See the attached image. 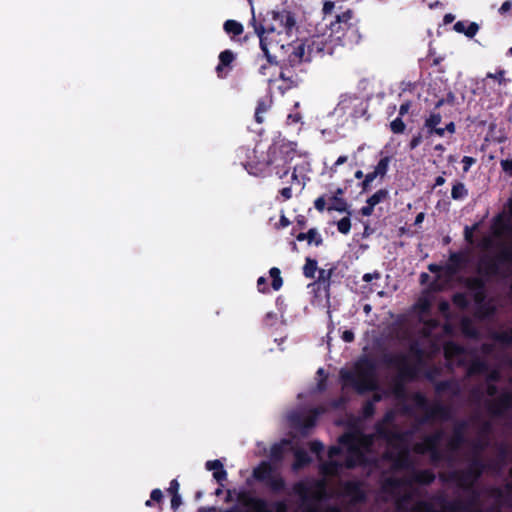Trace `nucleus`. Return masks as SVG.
Returning <instances> with one entry per match:
<instances>
[{"label": "nucleus", "instance_id": "obj_5", "mask_svg": "<svg viewBox=\"0 0 512 512\" xmlns=\"http://www.w3.org/2000/svg\"><path fill=\"white\" fill-rule=\"evenodd\" d=\"M354 368V371L345 369L340 371V378L344 386L353 387L359 394L375 391L379 388L377 365L373 359L363 357L355 363Z\"/></svg>", "mask_w": 512, "mask_h": 512}, {"label": "nucleus", "instance_id": "obj_38", "mask_svg": "<svg viewBox=\"0 0 512 512\" xmlns=\"http://www.w3.org/2000/svg\"><path fill=\"white\" fill-rule=\"evenodd\" d=\"M389 198V191L385 188L377 190L374 194H372L366 201L367 204H372L374 207L387 200Z\"/></svg>", "mask_w": 512, "mask_h": 512}, {"label": "nucleus", "instance_id": "obj_56", "mask_svg": "<svg viewBox=\"0 0 512 512\" xmlns=\"http://www.w3.org/2000/svg\"><path fill=\"white\" fill-rule=\"evenodd\" d=\"M309 448L312 453L320 454L324 450V445L319 440H313L309 443Z\"/></svg>", "mask_w": 512, "mask_h": 512}, {"label": "nucleus", "instance_id": "obj_34", "mask_svg": "<svg viewBox=\"0 0 512 512\" xmlns=\"http://www.w3.org/2000/svg\"><path fill=\"white\" fill-rule=\"evenodd\" d=\"M317 270H318L317 261L315 259L307 257L305 259V264L303 266V275L307 279H314Z\"/></svg>", "mask_w": 512, "mask_h": 512}, {"label": "nucleus", "instance_id": "obj_8", "mask_svg": "<svg viewBox=\"0 0 512 512\" xmlns=\"http://www.w3.org/2000/svg\"><path fill=\"white\" fill-rule=\"evenodd\" d=\"M276 148L270 147L267 156L262 160L257 159V149H249L247 147H240L237 151V156L240 164L246 171L254 176H266L269 167L273 164L272 155L275 154Z\"/></svg>", "mask_w": 512, "mask_h": 512}, {"label": "nucleus", "instance_id": "obj_47", "mask_svg": "<svg viewBox=\"0 0 512 512\" xmlns=\"http://www.w3.org/2000/svg\"><path fill=\"white\" fill-rule=\"evenodd\" d=\"M495 225L499 227L500 233L505 232L512 234V224L509 221L503 220L501 216L495 219Z\"/></svg>", "mask_w": 512, "mask_h": 512}, {"label": "nucleus", "instance_id": "obj_46", "mask_svg": "<svg viewBox=\"0 0 512 512\" xmlns=\"http://www.w3.org/2000/svg\"><path fill=\"white\" fill-rule=\"evenodd\" d=\"M284 455V448L282 444H274L270 449V456L273 460L280 461Z\"/></svg>", "mask_w": 512, "mask_h": 512}, {"label": "nucleus", "instance_id": "obj_25", "mask_svg": "<svg viewBox=\"0 0 512 512\" xmlns=\"http://www.w3.org/2000/svg\"><path fill=\"white\" fill-rule=\"evenodd\" d=\"M454 30L463 33L468 38H473L479 30V25L476 22H470L467 25L464 21H458L454 25Z\"/></svg>", "mask_w": 512, "mask_h": 512}, {"label": "nucleus", "instance_id": "obj_61", "mask_svg": "<svg viewBox=\"0 0 512 512\" xmlns=\"http://www.w3.org/2000/svg\"><path fill=\"white\" fill-rule=\"evenodd\" d=\"M347 160H348V157L346 155L339 156L338 159L336 160V162L330 167L331 175L335 174L337 172L338 166L343 165L344 163L347 162Z\"/></svg>", "mask_w": 512, "mask_h": 512}, {"label": "nucleus", "instance_id": "obj_48", "mask_svg": "<svg viewBox=\"0 0 512 512\" xmlns=\"http://www.w3.org/2000/svg\"><path fill=\"white\" fill-rule=\"evenodd\" d=\"M441 121H442V116L440 113H431L425 119L424 126L438 127V125L441 123Z\"/></svg>", "mask_w": 512, "mask_h": 512}, {"label": "nucleus", "instance_id": "obj_33", "mask_svg": "<svg viewBox=\"0 0 512 512\" xmlns=\"http://www.w3.org/2000/svg\"><path fill=\"white\" fill-rule=\"evenodd\" d=\"M435 390L437 393L451 391L453 394L456 395L459 392V387L452 380H442L436 383Z\"/></svg>", "mask_w": 512, "mask_h": 512}, {"label": "nucleus", "instance_id": "obj_17", "mask_svg": "<svg viewBox=\"0 0 512 512\" xmlns=\"http://www.w3.org/2000/svg\"><path fill=\"white\" fill-rule=\"evenodd\" d=\"M468 263V257L464 252H451L448 262L444 266V272L447 276L456 275Z\"/></svg>", "mask_w": 512, "mask_h": 512}, {"label": "nucleus", "instance_id": "obj_49", "mask_svg": "<svg viewBox=\"0 0 512 512\" xmlns=\"http://www.w3.org/2000/svg\"><path fill=\"white\" fill-rule=\"evenodd\" d=\"M402 485H403V481L401 479L390 477V478H387L384 481L383 489L384 490L396 489V488H399Z\"/></svg>", "mask_w": 512, "mask_h": 512}, {"label": "nucleus", "instance_id": "obj_57", "mask_svg": "<svg viewBox=\"0 0 512 512\" xmlns=\"http://www.w3.org/2000/svg\"><path fill=\"white\" fill-rule=\"evenodd\" d=\"M413 451L419 455L429 454V449L424 441L416 443L413 446Z\"/></svg>", "mask_w": 512, "mask_h": 512}, {"label": "nucleus", "instance_id": "obj_64", "mask_svg": "<svg viewBox=\"0 0 512 512\" xmlns=\"http://www.w3.org/2000/svg\"><path fill=\"white\" fill-rule=\"evenodd\" d=\"M501 166L506 173L512 176V159L502 160Z\"/></svg>", "mask_w": 512, "mask_h": 512}, {"label": "nucleus", "instance_id": "obj_2", "mask_svg": "<svg viewBox=\"0 0 512 512\" xmlns=\"http://www.w3.org/2000/svg\"><path fill=\"white\" fill-rule=\"evenodd\" d=\"M443 482L454 483L460 489L471 492L472 496L467 500L454 499L446 500L442 503V512H472L477 502L479 494L474 489V483L465 475L462 470H454L448 475H440ZM412 512H437L433 505L426 501H419L412 507Z\"/></svg>", "mask_w": 512, "mask_h": 512}, {"label": "nucleus", "instance_id": "obj_16", "mask_svg": "<svg viewBox=\"0 0 512 512\" xmlns=\"http://www.w3.org/2000/svg\"><path fill=\"white\" fill-rule=\"evenodd\" d=\"M489 259H493L494 264L499 268L500 277H505L507 273L504 267L512 265V246L501 244L498 253L489 255Z\"/></svg>", "mask_w": 512, "mask_h": 512}, {"label": "nucleus", "instance_id": "obj_29", "mask_svg": "<svg viewBox=\"0 0 512 512\" xmlns=\"http://www.w3.org/2000/svg\"><path fill=\"white\" fill-rule=\"evenodd\" d=\"M330 205L327 207L328 211H337V212H350L348 211V204L347 201L342 198L341 196L333 195L330 198Z\"/></svg>", "mask_w": 512, "mask_h": 512}, {"label": "nucleus", "instance_id": "obj_27", "mask_svg": "<svg viewBox=\"0 0 512 512\" xmlns=\"http://www.w3.org/2000/svg\"><path fill=\"white\" fill-rule=\"evenodd\" d=\"M496 313L495 306L491 303L490 300H487L485 303L478 305L475 310V316L479 319H488L494 316Z\"/></svg>", "mask_w": 512, "mask_h": 512}, {"label": "nucleus", "instance_id": "obj_60", "mask_svg": "<svg viewBox=\"0 0 512 512\" xmlns=\"http://www.w3.org/2000/svg\"><path fill=\"white\" fill-rule=\"evenodd\" d=\"M257 289L260 293H268L269 292L267 279L265 277L261 276L258 278Z\"/></svg>", "mask_w": 512, "mask_h": 512}, {"label": "nucleus", "instance_id": "obj_28", "mask_svg": "<svg viewBox=\"0 0 512 512\" xmlns=\"http://www.w3.org/2000/svg\"><path fill=\"white\" fill-rule=\"evenodd\" d=\"M444 437L443 430H437L432 434L426 435L423 441L426 443L429 451L439 448L440 442Z\"/></svg>", "mask_w": 512, "mask_h": 512}, {"label": "nucleus", "instance_id": "obj_35", "mask_svg": "<svg viewBox=\"0 0 512 512\" xmlns=\"http://www.w3.org/2000/svg\"><path fill=\"white\" fill-rule=\"evenodd\" d=\"M468 196V190L464 183L456 181L451 189V197L453 200H462Z\"/></svg>", "mask_w": 512, "mask_h": 512}, {"label": "nucleus", "instance_id": "obj_11", "mask_svg": "<svg viewBox=\"0 0 512 512\" xmlns=\"http://www.w3.org/2000/svg\"><path fill=\"white\" fill-rule=\"evenodd\" d=\"M321 410L319 408L311 409L306 415L295 414L291 417L292 425L298 428L302 435H307L316 425Z\"/></svg>", "mask_w": 512, "mask_h": 512}, {"label": "nucleus", "instance_id": "obj_6", "mask_svg": "<svg viewBox=\"0 0 512 512\" xmlns=\"http://www.w3.org/2000/svg\"><path fill=\"white\" fill-rule=\"evenodd\" d=\"M383 363L397 369V374L393 379L391 392L397 399H404L407 395L406 384L412 382L418 377V368L411 364L405 353H387L382 358Z\"/></svg>", "mask_w": 512, "mask_h": 512}, {"label": "nucleus", "instance_id": "obj_19", "mask_svg": "<svg viewBox=\"0 0 512 512\" xmlns=\"http://www.w3.org/2000/svg\"><path fill=\"white\" fill-rule=\"evenodd\" d=\"M477 273L486 280L490 278L500 277L499 268L494 264L493 259H489V255H482L477 264Z\"/></svg>", "mask_w": 512, "mask_h": 512}, {"label": "nucleus", "instance_id": "obj_1", "mask_svg": "<svg viewBox=\"0 0 512 512\" xmlns=\"http://www.w3.org/2000/svg\"><path fill=\"white\" fill-rule=\"evenodd\" d=\"M271 16L272 23H268L267 19L263 21L256 20L255 16H252L250 25L253 27L255 34L259 38V45L263 52L264 57L269 65H278V59L276 55L270 52L268 42L269 34L277 32L281 34L283 32L289 33L295 27L296 20L294 14L288 10L281 11H270L267 16Z\"/></svg>", "mask_w": 512, "mask_h": 512}, {"label": "nucleus", "instance_id": "obj_7", "mask_svg": "<svg viewBox=\"0 0 512 512\" xmlns=\"http://www.w3.org/2000/svg\"><path fill=\"white\" fill-rule=\"evenodd\" d=\"M330 36L342 46L353 47L361 40L358 19L352 9L338 11L328 24Z\"/></svg>", "mask_w": 512, "mask_h": 512}, {"label": "nucleus", "instance_id": "obj_54", "mask_svg": "<svg viewBox=\"0 0 512 512\" xmlns=\"http://www.w3.org/2000/svg\"><path fill=\"white\" fill-rule=\"evenodd\" d=\"M213 478L222 487L223 482L227 479V471L224 469V467L218 471H214Z\"/></svg>", "mask_w": 512, "mask_h": 512}, {"label": "nucleus", "instance_id": "obj_3", "mask_svg": "<svg viewBox=\"0 0 512 512\" xmlns=\"http://www.w3.org/2000/svg\"><path fill=\"white\" fill-rule=\"evenodd\" d=\"M326 48V42L323 38L316 36L303 40H296L289 44L282 45L281 49L285 50L287 57L278 60L280 67V78L282 80H291L289 76V68H294L302 63L310 62L316 56H322Z\"/></svg>", "mask_w": 512, "mask_h": 512}, {"label": "nucleus", "instance_id": "obj_13", "mask_svg": "<svg viewBox=\"0 0 512 512\" xmlns=\"http://www.w3.org/2000/svg\"><path fill=\"white\" fill-rule=\"evenodd\" d=\"M314 486L317 488V493L312 494L311 488L304 481L296 482L292 491L295 495H297L303 503H307L311 498L319 499L322 497L325 491V483L323 481H316Z\"/></svg>", "mask_w": 512, "mask_h": 512}, {"label": "nucleus", "instance_id": "obj_58", "mask_svg": "<svg viewBox=\"0 0 512 512\" xmlns=\"http://www.w3.org/2000/svg\"><path fill=\"white\" fill-rule=\"evenodd\" d=\"M335 9V3L333 1H325L323 5V14L324 19H326L328 16H331L333 11Z\"/></svg>", "mask_w": 512, "mask_h": 512}, {"label": "nucleus", "instance_id": "obj_30", "mask_svg": "<svg viewBox=\"0 0 512 512\" xmlns=\"http://www.w3.org/2000/svg\"><path fill=\"white\" fill-rule=\"evenodd\" d=\"M266 486L270 488V490L274 493H281L286 488L285 480L282 476L273 475L266 483Z\"/></svg>", "mask_w": 512, "mask_h": 512}, {"label": "nucleus", "instance_id": "obj_39", "mask_svg": "<svg viewBox=\"0 0 512 512\" xmlns=\"http://www.w3.org/2000/svg\"><path fill=\"white\" fill-rule=\"evenodd\" d=\"M494 340L503 346H512V327L507 331H500L494 334Z\"/></svg>", "mask_w": 512, "mask_h": 512}, {"label": "nucleus", "instance_id": "obj_21", "mask_svg": "<svg viewBox=\"0 0 512 512\" xmlns=\"http://www.w3.org/2000/svg\"><path fill=\"white\" fill-rule=\"evenodd\" d=\"M411 471L410 483L428 486L435 481L436 476L430 469L416 470L413 468Z\"/></svg>", "mask_w": 512, "mask_h": 512}, {"label": "nucleus", "instance_id": "obj_36", "mask_svg": "<svg viewBox=\"0 0 512 512\" xmlns=\"http://www.w3.org/2000/svg\"><path fill=\"white\" fill-rule=\"evenodd\" d=\"M488 368V364L485 361L477 359L470 364L468 373L469 375H481L486 373Z\"/></svg>", "mask_w": 512, "mask_h": 512}, {"label": "nucleus", "instance_id": "obj_37", "mask_svg": "<svg viewBox=\"0 0 512 512\" xmlns=\"http://www.w3.org/2000/svg\"><path fill=\"white\" fill-rule=\"evenodd\" d=\"M365 463V456L362 453V456H359L356 453H349L347 452V456L344 462V465L348 469H353L357 465L364 464Z\"/></svg>", "mask_w": 512, "mask_h": 512}, {"label": "nucleus", "instance_id": "obj_63", "mask_svg": "<svg viewBox=\"0 0 512 512\" xmlns=\"http://www.w3.org/2000/svg\"><path fill=\"white\" fill-rule=\"evenodd\" d=\"M273 506L275 512H288V505L285 501H276Z\"/></svg>", "mask_w": 512, "mask_h": 512}, {"label": "nucleus", "instance_id": "obj_32", "mask_svg": "<svg viewBox=\"0 0 512 512\" xmlns=\"http://www.w3.org/2000/svg\"><path fill=\"white\" fill-rule=\"evenodd\" d=\"M294 456H295V461L293 464V468L295 470L303 468V467L309 465L311 462V458L305 450H302V449L296 450L294 453Z\"/></svg>", "mask_w": 512, "mask_h": 512}, {"label": "nucleus", "instance_id": "obj_24", "mask_svg": "<svg viewBox=\"0 0 512 512\" xmlns=\"http://www.w3.org/2000/svg\"><path fill=\"white\" fill-rule=\"evenodd\" d=\"M296 240L299 242L307 241L308 245L321 246L323 238L316 228H310L307 232H300L296 235Z\"/></svg>", "mask_w": 512, "mask_h": 512}, {"label": "nucleus", "instance_id": "obj_18", "mask_svg": "<svg viewBox=\"0 0 512 512\" xmlns=\"http://www.w3.org/2000/svg\"><path fill=\"white\" fill-rule=\"evenodd\" d=\"M237 499L242 505L252 508L254 512H272L265 499L254 497L247 491H241Z\"/></svg>", "mask_w": 512, "mask_h": 512}, {"label": "nucleus", "instance_id": "obj_44", "mask_svg": "<svg viewBox=\"0 0 512 512\" xmlns=\"http://www.w3.org/2000/svg\"><path fill=\"white\" fill-rule=\"evenodd\" d=\"M406 125L402 120V117L398 116L390 123V130L394 134H402L405 131Z\"/></svg>", "mask_w": 512, "mask_h": 512}, {"label": "nucleus", "instance_id": "obj_20", "mask_svg": "<svg viewBox=\"0 0 512 512\" xmlns=\"http://www.w3.org/2000/svg\"><path fill=\"white\" fill-rule=\"evenodd\" d=\"M338 442L347 448V452L362 456V451L359 447V437L356 433L346 432L339 437Z\"/></svg>", "mask_w": 512, "mask_h": 512}, {"label": "nucleus", "instance_id": "obj_12", "mask_svg": "<svg viewBox=\"0 0 512 512\" xmlns=\"http://www.w3.org/2000/svg\"><path fill=\"white\" fill-rule=\"evenodd\" d=\"M486 409L492 416H503L512 409V391H504L496 399L488 401Z\"/></svg>", "mask_w": 512, "mask_h": 512}, {"label": "nucleus", "instance_id": "obj_26", "mask_svg": "<svg viewBox=\"0 0 512 512\" xmlns=\"http://www.w3.org/2000/svg\"><path fill=\"white\" fill-rule=\"evenodd\" d=\"M465 287L471 292H478L486 288V279L482 276L468 277L464 280Z\"/></svg>", "mask_w": 512, "mask_h": 512}, {"label": "nucleus", "instance_id": "obj_15", "mask_svg": "<svg viewBox=\"0 0 512 512\" xmlns=\"http://www.w3.org/2000/svg\"><path fill=\"white\" fill-rule=\"evenodd\" d=\"M218 60V64L215 68L217 77L220 79L226 78L228 73L233 69V63L236 60V54L232 50L226 49L220 52Z\"/></svg>", "mask_w": 512, "mask_h": 512}, {"label": "nucleus", "instance_id": "obj_59", "mask_svg": "<svg viewBox=\"0 0 512 512\" xmlns=\"http://www.w3.org/2000/svg\"><path fill=\"white\" fill-rule=\"evenodd\" d=\"M463 333L469 337H476L477 336V330L471 326V324L468 321L463 322Z\"/></svg>", "mask_w": 512, "mask_h": 512}, {"label": "nucleus", "instance_id": "obj_43", "mask_svg": "<svg viewBox=\"0 0 512 512\" xmlns=\"http://www.w3.org/2000/svg\"><path fill=\"white\" fill-rule=\"evenodd\" d=\"M452 302L454 305L461 309H466L469 306V300L465 293L463 292H456L452 296Z\"/></svg>", "mask_w": 512, "mask_h": 512}, {"label": "nucleus", "instance_id": "obj_50", "mask_svg": "<svg viewBox=\"0 0 512 512\" xmlns=\"http://www.w3.org/2000/svg\"><path fill=\"white\" fill-rule=\"evenodd\" d=\"M375 413V404L373 401H366L362 406V415L364 418H371Z\"/></svg>", "mask_w": 512, "mask_h": 512}, {"label": "nucleus", "instance_id": "obj_4", "mask_svg": "<svg viewBox=\"0 0 512 512\" xmlns=\"http://www.w3.org/2000/svg\"><path fill=\"white\" fill-rule=\"evenodd\" d=\"M378 436L384 439L389 446L396 451H387L384 453V459L392 463V468L396 471L412 470L414 462L407 445V434L405 432L388 429L383 423L376 424Z\"/></svg>", "mask_w": 512, "mask_h": 512}, {"label": "nucleus", "instance_id": "obj_10", "mask_svg": "<svg viewBox=\"0 0 512 512\" xmlns=\"http://www.w3.org/2000/svg\"><path fill=\"white\" fill-rule=\"evenodd\" d=\"M363 482L347 480L342 484V494L349 498L352 504H362L367 500V493L363 488Z\"/></svg>", "mask_w": 512, "mask_h": 512}, {"label": "nucleus", "instance_id": "obj_14", "mask_svg": "<svg viewBox=\"0 0 512 512\" xmlns=\"http://www.w3.org/2000/svg\"><path fill=\"white\" fill-rule=\"evenodd\" d=\"M468 423L465 420L457 422L453 427V434L448 441L447 447L450 452H456L467 442L466 430Z\"/></svg>", "mask_w": 512, "mask_h": 512}, {"label": "nucleus", "instance_id": "obj_41", "mask_svg": "<svg viewBox=\"0 0 512 512\" xmlns=\"http://www.w3.org/2000/svg\"><path fill=\"white\" fill-rule=\"evenodd\" d=\"M467 468L469 469H472V471L474 472H479L480 473V477L482 476V474L484 473V471L486 470L487 468V465L486 463L480 458V456H475L471 459V461L469 462Z\"/></svg>", "mask_w": 512, "mask_h": 512}, {"label": "nucleus", "instance_id": "obj_23", "mask_svg": "<svg viewBox=\"0 0 512 512\" xmlns=\"http://www.w3.org/2000/svg\"><path fill=\"white\" fill-rule=\"evenodd\" d=\"M252 475L256 481L265 484L274 475V470L269 462L262 461L253 469Z\"/></svg>", "mask_w": 512, "mask_h": 512}, {"label": "nucleus", "instance_id": "obj_51", "mask_svg": "<svg viewBox=\"0 0 512 512\" xmlns=\"http://www.w3.org/2000/svg\"><path fill=\"white\" fill-rule=\"evenodd\" d=\"M429 456L433 464H437L447 458L444 452L440 450V448L429 451Z\"/></svg>", "mask_w": 512, "mask_h": 512}, {"label": "nucleus", "instance_id": "obj_55", "mask_svg": "<svg viewBox=\"0 0 512 512\" xmlns=\"http://www.w3.org/2000/svg\"><path fill=\"white\" fill-rule=\"evenodd\" d=\"M205 467L207 470L214 472V471H218V470L222 469L224 466L220 460L216 459V460L207 461L205 464Z\"/></svg>", "mask_w": 512, "mask_h": 512}, {"label": "nucleus", "instance_id": "obj_31", "mask_svg": "<svg viewBox=\"0 0 512 512\" xmlns=\"http://www.w3.org/2000/svg\"><path fill=\"white\" fill-rule=\"evenodd\" d=\"M223 29L227 34H232L234 37L240 36L244 31L243 25L240 22L232 19L226 20L224 22Z\"/></svg>", "mask_w": 512, "mask_h": 512}, {"label": "nucleus", "instance_id": "obj_53", "mask_svg": "<svg viewBox=\"0 0 512 512\" xmlns=\"http://www.w3.org/2000/svg\"><path fill=\"white\" fill-rule=\"evenodd\" d=\"M504 75L505 70L499 69L495 73H487V78L496 80L499 84H505L507 80L505 79Z\"/></svg>", "mask_w": 512, "mask_h": 512}, {"label": "nucleus", "instance_id": "obj_45", "mask_svg": "<svg viewBox=\"0 0 512 512\" xmlns=\"http://www.w3.org/2000/svg\"><path fill=\"white\" fill-rule=\"evenodd\" d=\"M337 229L341 234L347 235L351 230V220L348 216L341 218L337 222Z\"/></svg>", "mask_w": 512, "mask_h": 512}, {"label": "nucleus", "instance_id": "obj_40", "mask_svg": "<svg viewBox=\"0 0 512 512\" xmlns=\"http://www.w3.org/2000/svg\"><path fill=\"white\" fill-rule=\"evenodd\" d=\"M391 162L390 156H383L378 161L377 165L374 167V170L379 175V177L382 179L386 176L388 170H389V164Z\"/></svg>", "mask_w": 512, "mask_h": 512}, {"label": "nucleus", "instance_id": "obj_62", "mask_svg": "<svg viewBox=\"0 0 512 512\" xmlns=\"http://www.w3.org/2000/svg\"><path fill=\"white\" fill-rule=\"evenodd\" d=\"M422 142V134L418 132L416 135L412 137V139L409 142V148L411 150L416 149Z\"/></svg>", "mask_w": 512, "mask_h": 512}, {"label": "nucleus", "instance_id": "obj_52", "mask_svg": "<svg viewBox=\"0 0 512 512\" xmlns=\"http://www.w3.org/2000/svg\"><path fill=\"white\" fill-rule=\"evenodd\" d=\"M472 298H473V301H474L476 307L478 305H481V304L485 303L487 301V290H486V288L484 290L472 293Z\"/></svg>", "mask_w": 512, "mask_h": 512}, {"label": "nucleus", "instance_id": "obj_9", "mask_svg": "<svg viewBox=\"0 0 512 512\" xmlns=\"http://www.w3.org/2000/svg\"><path fill=\"white\" fill-rule=\"evenodd\" d=\"M412 399L417 408L425 411V415L419 421L421 424L434 419L449 420L452 416L451 409L448 406L442 403L430 405L427 397L421 392L414 393Z\"/></svg>", "mask_w": 512, "mask_h": 512}, {"label": "nucleus", "instance_id": "obj_22", "mask_svg": "<svg viewBox=\"0 0 512 512\" xmlns=\"http://www.w3.org/2000/svg\"><path fill=\"white\" fill-rule=\"evenodd\" d=\"M335 271V268L332 267L330 269H319L318 270V278L314 282V285L318 286L319 290H323L326 297L330 296V287H331V278Z\"/></svg>", "mask_w": 512, "mask_h": 512}, {"label": "nucleus", "instance_id": "obj_42", "mask_svg": "<svg viewBox=\"0 0 512 512\" xmlns=\"http://www.w3.org/2000/svg\"><path fill=\"white\" fill-rule=\"evenodd\" d=\"M463 351L464 350H463L462 346H460L459 344H457L455 342H448L444 346V353L447 358L461 355L463 353Z\"/></svg>", "mask_w": 512, "mask_h": 512}]
</instances>
